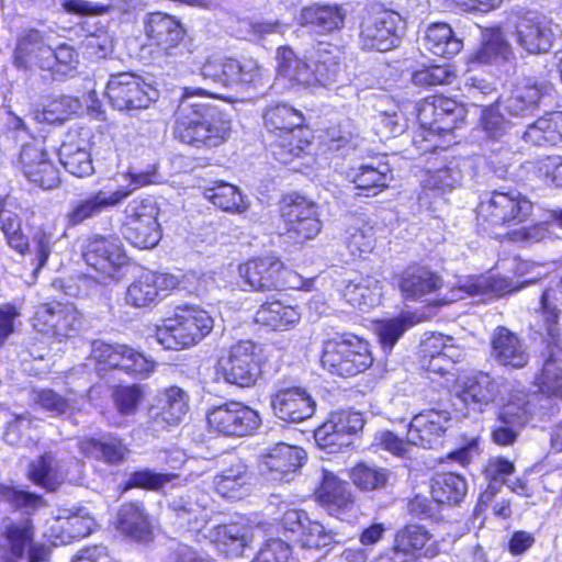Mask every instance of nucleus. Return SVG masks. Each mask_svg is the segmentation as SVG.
I'll use <instances>...</instances> for the list:
<instances>
[{
  "label": "nucleus",
  "mask_w": 562,
  "mask_h": 562,
  "mask_svg": "<svg viewBox=\"0 0 562 562\" xmlns=\"http://www.w3.org/2000/svg\"><path fill=\"white\" fill-rule=\"evenodd\" d=\"M265 355L261 345L251 340H240L218 359V373L231 384L249 387L256 383Z\"/></svg>",
  "instance_id": "8"
},
{
  "label": "nucleus",
  "mask_w": 562,
  "mask_h": 562,
  "mask_svg": "<svg viewBox=\"0 0 562 562\" xmlns=\"http://www.w3.org/2000/svg\"><path fill=\"white\" fill-rule=\"evenodd\" d=\"M322 367L338 376H355L373 363L367 340L351 333L337 334L323 344Z\"/></svg>",
  "instance_id": "6"
},
{
  "label": "nucleus",
  "mask_w": 562,
  "mask_h": 562,
  "mask_svg": "<svg viewBox=\"0 0 562 562\" xmlns=\"http://www.w3.org/2000/svg\"><path fill=\"white\" fill-rule=\"evenodd\" d=\"M552 87L527 80L517 85L510 93L501 101L502 110L513 117L533 115L537 109L550 95Z\"/></svg>",
  "instance_id": "26"
},
{
  "label": "nucleus",
  "mask_w": 562,
  "mask_h": 562,
  "mask_svg": "<svg viewBox=\"0 0 562 562\" xmlns=\"http://www.w3.org/2000/svg\"><path fill=\"white\" fill-rule=\"evenodd\" d=\"M213 485L223 497L239 499L250 492L251 473L243 460L236 459L214 476Z\"/></svg>",
  "instance_id": "33"
},
{
  "label": "nucleus",
  "mask_w": 562,
  "mask_h": 562,
  "mask_svg": "<svg viewBox=\"0 0 562 562\" xmlns=\"http://www.w3.org/2000/svg\"><path fill=\"white\" fill-rule=\"evenodd\" d=\"M532 203L517 190L493 191L479 206V217L491 225H512L525 221Z\"/></svg>",
  "instance_id": "13"
},
{
  "label": "nucleus",
  "mask_w": 562,
  "mask_h": 562,
  "mask_svg": "<svg viewBox=\"0 0 562 562\" xmlns=\"http://www.w3.org/2000/svg\"><path fill=\"white\" fill-rule=\"evenodd\" d=\"M122 234L134 247L147 249L155 247L160 239L157 222L158 209L153 199H135L125 210Z\"/></svg>",
  "instance_id": "10"
},
{
  "label": "nucleus",
  "mask_w": 562,
  "mask_h": 562,
  "mask_svg": "<svg viewBox=\"0 0 562 562\" xmlns=\"http://www.w3.org/2000/svg\"><path fill=\"white\" fill-rule=\"evenodd\" d=\"M301 319L299 307L281 301H267L255 314V322L272 330H289Z\"/></svg>",
  "instance_id": "37"
},
{
  "label": "nucleus",
  "mask_w": 562,
  "mask_h": 562,
  "mask_svg": "<svg viewBox=\"0 0 562 562\" xmlns=\"http://www.w3.org/2000/svg\"><path fill=\"white\" fill-rule=\"evenodd\" d=\"M65 235L54 222L45 223L34 231L31 245L37 259V269L46 265L56 243Z\"/></svg>",
  "instance_id": "56"
},
{
  "label": "nucleus",
  "mask_w": 562,
  "mask_h": 562,
  "mask_svg": "<svg viewBox=\"0 0 562 562\" xmlns=\"http://www.w3.org/2000/svg\"><path fill=\"white\" fill-rule=\"evenodd\" d=\"M188 411V394L178 386L166 389L159 394L157 403L149 408L151 427L159 431L176 426L181 423Z\"/></svg>",
  "instance_id": "25"
},
{
  "label": "nucleus",
  "mask_w": 562,
  "mask_h": 562,
  "mask_svg": "<svg viewBox=\"0 0 562 562\" xmlns=\"http://www.w3.org/2000/svg\"><path fill=\"white\" fill-rule=\"evenodd\" d=\"M450 422L451 414L446 409H425L412 418L406 439L413 446L435 448L441 443Z\"/></svg>",
  "instance_id": "24"
},
{
  "label": "nucleus",
  "mask_w": 562,
  "mask_h": 562,
  "mask_svg": "<svg viewBox=\"0 0 562 562\" xmlns=\"http://www.w3.org/2000/svg\"><path fill=\"white\" fill-rule=\"evenodd\" d=\"M30 477L47 491H55L68 479V473L52 453H45L31 465Z\"/></svg>",
  "instance_id": "49"
},
{
  "label": "nucleus",
  "mask_w": 562,
  "mask_h": 562,
  "mask_svg": "<svg viewBox=\"0 0 562 562\" xmlns=\"http://www.w3.org/2000/svg\"><path fill=\"white\" fill-rule=\"evenodd\" d=\"M318 501L330 516L340 520L353 509L355 499L349 484L339 480L334 473L324 471L318 490Z\"/></svg>",
  "instance_id": "31"
},
{
  "label": "nucleus",
  "mask_w": 562,
  "mask_h": 562,
  "mask_svg": "<svg viewBox=\"0 0 562 562\" xmlns=\"http://www.w3.org/2000/svg\"><path fill=\"white\" fill-rule=\"evenodd\" d=\"M213 504L207 492L198 487L188 490L169 504V508L175 514L173 524L179 529L200 531L214 513Z\"/></svg>",
  "instance_id": "19"
},
{
  "label": "nucleus",
  "mask_w": 562,
  "mask_h": 562,
  "mask_svg": "<svg viewBox=\"0 0 562 562\" xmlns=\"http://www.w3.org/2000/svg\"><path fill=\"white\" fill-rule=\"evenodd\" d=\"M262 119L267 131L278 137L272 145V153L279 161L288 164L293 157H299L308 145L306 139L296 135L302 132L304 116L289 103L268 105Z\"/></svg>",
  "instance_id": "7"
},
{
  "label": "nucleus",
  "mask_w": 562,
  "mask_h": 562,
  "mask_svg": "<svg viewBox=\"0 0 562 562\" xmlns=\"http://www.w3.org/2000/svg\"><path fill=\"white\" fill-rule=\"evenodd\" d=\"M512 27L516 35H554L560 32L552 19L536 10L513 13L507 20L506 32H512Z\"/></svg>",
  "instance_id": "42"
},
{
  "label": "nucleus",
  "mask_w": 562,
  "mask_h": 562,
  "mask_svg": "<svg viewBox=\"0 0 562 562\" xmlns=\"http://www.w3.org/2000/svg\"><path fill=\"white\" fill-rule=\"evenodd\" d=\"M281 269V260L273 256L250 259L239 265L238 274L250 289L271 291L276 289L277 276Z\"/></svg>",
  "instance_id": "32"
},
{
  "label": "nucleus",
  "mask_w": 562,
  "mask_h": 562,
  "mask_svg": "<svg viewBox=\"0 0 562 562\" xmlns=\"http://www.w3.org/2000/svg\"><path fill=\"white\" fill-rule=\"evenodd\" d=\"M273 414L286 423H301L311 418L316 409V402L310 392L297 385L278 384L271 396Z\"/></svg>",
  "instance_id": "23"
},
{
  "label": "nucleus",
  "mask_w": 562,
  "mask_h": 562,
  "mask_svg": "<svg viewBox=\"0 0 562 562\" xmlns=\"http://www.w3.org/2000/svg\"><path fill=\"white\" fill-rule=\"evenodd\" d=\"M116 528L126 537L145 541L150 538L151 525L142 503L123 504L116 516Z\"/></svg>",
  "instance_id": "35"
},
{
  "label": "nucleus",
  "mask_w": 562,
  "mask_h": 562,
  "mask_svg": "<svg viewBox=\"0 0 562 562\" xmlns=\"http://www.w3.org/2000/svg\"><path fill=\"white\" fill-rule=\"evenodd\" d=\"M344 241L355 257L371 252L375 245L373 226L363 221L353 220L345 231Z\"/></svg>",
  "instance_id": "54"
},
{
  "label": "nucleus",
  "mask_w": 562,
  "mask_h": 562,
  "mask_svg": "<svg viewBox=\"0 0 562 562\" xmlns=\"http://www.w3.org/2000/svg\"><path fill=\"white\" fill-rule=\"evenodd\" d=\"M430 535L425 527L407 525L397 531L391 554L381 555L376 562H406L415 558V552L423 549Z\"/></svg>",
  "instance_id": "34"
},
{
  "label": "nucleus",
  "mask_w": 562,
  "mask_h": 562,
  "mask_svg": "<svg viewBox=\"0 0 562 562\" xmlns=\"http://www.w3.org/2000/svg\"><path fill=\"white\" fill-rule=\"evenodd\" d=\"M41 56V68L50 70L55 76H68L78 65V53L67 44L56 48L42 47Z\"/></svg>",
  "instance_id": "50"
},
{
  "label": "nucleus",
  "mask_w": 562,
  "mask_h": 562,
  "mask_svg": "<svg viewBox=\"0 0 562 562\" xmlns=\"http://www.w3.org/2000/svg\"><path fill=\"white\" fill-rule=\"evenodd\" d=\"M82 257L93 271L88 277L103 285L121 281L132 267L123 243L116 235H92L87 240Z\"/></svg>",
  "instance_id": "3"
},
{
  "label": "nucleus",
  "mask_w": 562,
  "mask_h": 562,
  "mask_svg": "<svg viewBox=\"0 0 562 562\" xmlns=\"http://www.w3.org/2000/svg\"><path fill=\"white\" fill-rule=\"evenodd\" d=\"M392 477L391 471L385 468L359 463L351 469L350 479L362 491H374L386 487Z\"/></svg>",
  "instance_id": "58"
},
{
  "label": "nucleus",
  "mask_w": 562,
  "mask_h": 562,
  "mask_svg": "<svg viewBox=\"0 0 562 562\" xmlns=\"http://www.w3.org/2000/svg\"><path fill=\"white\" fill-rule=\"evenodd\" d=\"M342 296L351 306L368 311L380 303V282L371 277H357L345 285Z\"/></svg>",
  "instance_id": "44"
},
{
  "label": "nucleus",
  "mask_w": 562,
  "mask_h": 562,
  "mask_svg": "<svg viewBox=\"0 0 562 562\" xmlns=\"http://www.w3.org/2000/svg\"><path fill=\"white\" fill-rule=\"evenodd\" d=\"M535 396L524 392L515 393L504 404L492 430V439L498 446H510L518 437L520 429L535 414V405L531 402Z\"/></svg>",
  "instance_id": "15"
},
{
  "label": "nucleus",
  "mask_w": 562,
  "mask_h": 562,
  "mask_svg": "<svg viewBox=\"0 0 562 562\" xmlns=\"http://www.w3.org/2000/svg\"><path fill=\"white\" fill-rule=\"evenodd\" d=\"M550 292L541 295L542 319L547 331V347L541 357L543 363L535 383L542 394L562 398V347L560 341V314L549 302Z\"/></svg>",
  "instance_id": "5"
},
{
  "label": "nucleus",
  "mask_w": 562,
  "mask_h": 562,
  "mask_svg": "<svg viewBox=\"0 0 562 562\" xmlns=\"http://www.w3.org/2000/svg\"><path fill=\"white\" fill-rule=\"evenodd\" d=\"M441 285L438 276L424 267H411L400 278V289L406 300H419L436 292Z\"/></svg>",
  "instance_id": "36"
},
{
  "label": "nucleus",
  "mask_w": 562,
  "mask_h": 562,
  "mask_svg": "<svg viewBox=\"0 0 562 562\" xmlns=\"http://www.w3.org/2000/svg\"><path fill=\"white\" fill-rule=\"evenodd\" d=\"M561 117V112H552L539 117L536 122L528 125L522 133V139L535 146L555 145L561 138L558 130Z\"/></svg>",
  "instance_id": "51"
},
{
  "label": "nucleus",
  "mask_w": 562,
  "mask_h": 562,
  "mask_svg": "<svg viewBox=\"0 0 562 562\" xmlns=\"http://www.w3.org/2000/svg\"><path fill=\"white\" fill-rule=\"evenodd\" d=\"M363 426L364 419L359 412H334L329 419L315 430V441L329 453L337 452L342 447L350 446L352 437L362 430Z\"/></svg>",
  "instance_id": "20"
},
{
  "label": "nucleus",
  "mask_w": 562,
  "mask_h": 562,
  "mask_svg": "<svg viewBox=\"0 0 562 562\" xmlns=\"http://www.w3.org/2000/svg\"><path fill=\"white\" fill-rule=\"evenodd\" d=\"M204 79L223 87H252L262 86L266 70L256 59L243 58L240 60L226 56L214 55L201 67Z\"/></svg>",
  "instance_id": "9"
},
{
  "label": "nucleus",
  "mask_w": 562,
  "mask_h": 562,
  "mask_svg": "<svg viewBox=\"0 0 562 562\" xmlns=\"http://www.w3.org/2000/svg\"><path fill=\"white\" fill-rule=\"evenodd\" d=\"M106 95L115 109L123 111L148 108L156 100L157 91L137 75L119 72L111 75Z\"/></svg>",
  "instance_id": "14"
},
{
  "label": "nucleus",
  "mask_w": 562,
  "mask_h": 562,
  "mask_svg": "<svg viewBox=\"0 0 562 562\" xmlns=\"http://www.w3.org/2000/svg\"><path fill=\"white\" fill-rule=\"evenodd\" d=\"M305 460L306 453L302 448L278 442L260 453L259 474L271 484L289 483L294 480Z\"/></svg>",
  "instance_id": "12"
},
{
  "label": "nucleus",
  "mask_w": 562,
  "mask_h": 562,
  "mask_svg": "<svg viewBox=\"0 0 562 562\" xmlns=\"http://www.w3.org/2000/svg\"><path fill=\"white\" fill-rule=\"evenodd\" d=\"M348 177L367 196L376 195L393 178L389 164L381 161L378 165L366 164L353 168Z\"/></svg>",
  "instance_id": "39"
},
{
  "label": "nucleus",
  "mask_w": 562,
  "mask_h": 562,
  "mask_svg": "<svg viewBox=\"0 0 562 562\" xmlns=\"http://www.w3.org/2000/svg\"><path fill=\"white\" fill-rule=\"evenodd\" d=\"M91 356L99 363L140 378L148 376L155 367L153 360L147 359L143 353L126 345H111L100 340L93 341Z\"/></svg>",
  "instance_id": "21"
},
{
  "label": "nucleus",
  "mask_w": 562,
  "mask_h": 562,
  "mask_svg": "<svg viewBox=\"0 0 562 562\" xmlns=\"http://www.w3.org/2000/svg\"><path fill=\"white\" fill-rule=\"evenodd\" d=\"M34 540V526L30 518L8 520L0 535V562H21Z\"/></svg>",
  "instance_id": "28"
},
{
  "label": "nucleus",
  "mask_w": 562,
  "mask_h": 562,
  "mask_svg": "<svg viewBox=\"0 0 562 562\" xmlns=\"http://www.w3.org/2000/svg\"><path fill=\"white\" fill-rule=\"evenodd\" d=\"M213 326L211 315L199 306H178L175 314L157 327L156 338L165 349H186L200 342Z\"/></svg>",
  "instance_id": "4"
},
{
  "label": "nucleus",
  "mask_w": 562,
  "mask_h": 562,
  "mask_svg": "<svg viewBox=\"0 0 562 562\" xmlns=\"http://www.w3.org/2000/svg\"><path fill=\"white\" fill-rule=\"evenodd\" d=\"M506 288L505 280L490 274L471 276L458 281L448 302L462 300L465 296L475 297L488 294H501Z\"/></svg>",
  "instance_id": "47"
},
{
  "label": "nucleus",
  "mask_w": 562,
  "mask_h": 562,
  "mask_svg": "<svg viewBox=\"0 0 562 562\" xmlns=\"http://www.w3.org/2000/svg\"><path fill=\"white\" fill-rule=\"evenodd\" d=\"M204 93L201 88H184L175 112V137L195 148L217 147L231 132V122L218 109L198 99Z\"/></svg>",
  "instance_id": "1"
},
{
  "label": "nucleus",
  "mask_w": 562,
  "mask_h": 562,
  "mask_svg": "<svg viewBox=\"0 0 562 562\" xmlns=\"http://www.w3.org/2000/svg\"><path fill=\"white\" fill-rule=\"evenodd\" d=\"M79 450L85 456L103 461L109 465L122 463L127 453V448L123 441L112 436L102 437L100 439H81L79 441Z\"/></svg>",
  "instance_id": "40"
},
{
  "label": "nucleus",
  "mask_w": 562,
  "mask_h": 562,
  "mask_svg": "<svg viewBox=\"0 0 562 562\" xmlns=\"http://www.w3.org/2000/svg\"><path fill=\"white\" fill-rule=\"evenodd\" d=\"M414 324V317L411 314L378 322L375 331L383 350L390 352L400 337Z\"/></svg>",
  "instance_id": "59"
},
{
  "label": "nucleus",
  "mask_w": 562,
  "mask_h": 562,
  "mask_svg": "<svg viewBox=\"0 0 562 562\" xmlns=\"http://www.w3.org/2000/svg\"><path fill=\"white\" fill-rule=\"evenodd\" d=\"M337 53L330 44L317 42L302 60L290 47H280L277 54L279 72L302 86L329 88L339 82L342 75Z\"/></svg>",
  "instance_id": "2"
},
{
  "label": "nucleus",
  "mask_w": 562,
  "mask_h": 562,
  "mask_svg": "<svg viewBox=\"0 0 562 562\" xmlns=\"http://www.w3.org/2000/svg\"><path fill=\"white\" fill-rule=\"evenodd\" d=\"M177 477L178 475L175 473H157L149 469L135 471L130 475L125 490L140 487L156 491L162 488Z\"/></svg>",
  "instance_id": "63"
},
{
  "label": "nucleus",
  "mask_w": 562,
  "mask_h": 562,
  "mask_svg": "<svg viewBox=\"0 0 562 562\" xmlns=\"http://www.w3.org/2000/svg\"><path fill=\"white\" fill-rule=\"evenodd\" d=\"M345 19V13L337 5H319L304 8L300 14V23L303 25L312 24L321 27L323 31L333 32L338 30Z\"/></svg>",
  "instance_id": "52"
},
{
  "label": "nucleus",
  "mask_w": 562,
  "mask_h": 562,
  "mask_svg": "<svg viewBox=\"0 0 562 562\" xmlns=\"http://www.w3.org/2000/svg\"><path fill=\"white\" fill-rule=\"evenodd\" d=\"M465 110L454 100L432 95L426 98L418 108V122L429 134H447L463 122Z\"/></svg>",
  "instance_id": "18"
},
{
  "label": "nucleus",
  "mask_w": 562,
  "mask_h": 562,
  "mask_svg": "<svg viewBox=\"0 0 562 562\" xmlns=\"http://www.w3.org/2000/svg\"><path fill=\"white\" fill-rule=\"evenodd\" d=\"M34 402L53 417H70L82 411L86 401L83 395L72 392L61 396L54 390L45 389L34 392Z\"/></svg>",
  "instance_id": "43"
},
{
  "label": "nucleus",
  "mask_w": 562,
  "mask_h": 562,
  "mask_svg": "<svg viewBox=\"0 0 562 562\" xmlns=\"http://www.w3.org/2000/svg\"><path fill=\"white\" fill-rule=\"evenodd\" d=\"M7 504L13 509H24L27 514L42 505V497L32 493L16 490L13 486L0 484V504Z\"/></svg>",
  "instance_id": "61"
},
{
  "label": "nucleus",
  "mask_w": 562,
  "mask_h": 562,
  "mask_svg": "<svg viewBox=\"0 0 562 562\" xmlns=\"http://www.w3.org/2000/svg\"><path fill=\"white\" fill-rule=\"evenodd\" d=\"M515 465L512 461L503 457H492L487 460L483 473L485 479L488 480V485L484 492L481 493V503L493 501L494 495L499 494L506 477L513 474Z\"/></svg>",
  "instance_id": "53"
},
{
  "label": "nucleus",
  "mask_w": 562,
  "mask_h": 562,
  "mask_svg": "<svg viewBox=\"0 0 562 562\" xmlns=\"http://www.w3.org/2000/svg\"><path fill=\"white\" fill-rule=\"evenodd\" d=\"M94 527V519L89 515L75 514L58 518L50 527V539L54 546L67 544L72 540L89 536Z\"/></svg>",
  "instance_id": "45"
},
{
  "label": "nucleus",
  "mask_w": 562,
  "mask_h": 562,
  "mask_svg": "<svg viewBox=\"0 0 562 562\" xmlns=\"http://www.w3.org/2000/svg\"><path fill=\"white\" fill-rule=\"evenodd\" d=\"M210 428L226 437H245L252 435L261 424L259 413L236 401H229L209 409Z\"/></svg>",
  "instance_id": "11"
},
{
  "label": "nucleus",
  "mask_w": 562,
  "mask_h": 562,
  "mask_svg": "<svg viewBox=\"0 0 562 562\" xmlns=\"http://www.w3.org/2000/svg\"><path fill=\"white\" fill-rule=\"evenodd\" d=\"M58 156L60 164L69 173L78 178L92 175L93 165L87 140L78 139L63 143Z\"/></svg>",
  "instance_id": "41"
},
{
  "label": "nucleus",
  "mask_w": 562,
  "mask_h": 562,
  "mask_svg": "<svg viewBox=\"0 0 562 562\" xmlns=\"http://www.w3.org/2000/svg\"><path fill=\"white\" fill-rule=\"evenodd\" d=\"M281 216L284 222L282 235L295 244L313 239L321 232L317 206L304 196L286 202L281 209Z\"/></svg>",
  "instance_id": "16"
},
{
  "label": "nucleus",
  "mask_w": 562,
  "mask_h": 562,
  "mask_svg": "<svg viewBox=\"0 0 562 562\" xmlns=\"http://www.w3.org/2000/svg\"><path fill=\"white\" fill-rule=\"evenodd\" d=\"M501 391V379L487 372L476 371L462 379L459 397L465 405L481 411L483 406L493 403Z\"/></svg>",
  "instance_id": "30"
},
{
  "label": "nucleus",
  "mask_w": 562,
  "mask_h": 562,
  "mask_svg": "<svg viewBox=\"0 0 562 562\" xmlns=\"http://www.w3.org/2000/svg\"><path fill=\"white\" fill-rule=\"evenodd\" d=\"M131 191L125 189L99 190L90 195L75 202L67 213V222L69 226H77L85 221L99 216L106 210L119 205L127 196Z\"/></svg>",
  "instance_id": "27"
},
{
  "label": "nucleus",
  "mask_w": 562,
  "mask_h": 562,
  "mask_svg": "<svg viewBox=\"0 0 562 562\" xmlns=\"http://www.w3.org/2000/svg\"><path fill=\"white\" fill-rule=\"evenodd\" d=\"M217 549L227 558H237L244 554L251 541L248 530L238 525H218L214 529V539Z\"/></svg>",
  "instance_id": "48"
},
{
  "label": "nucleus",
  "mask_w": 562,
  "mask_h": 562,
  "mask_svg": "<svg viewBox=\"0 0 562 562\" xmlns=\"http://www.w3.org/2000/svg\"><path fill=\"white\" fill-rule=\"evenodd\" d=\"M491 346V357L501 366L519 369L529 361L526 344L506 327L498 326L494 329Z\"/></svg>",
  "instance_id": "29"
},
{
  "label": "nucleus",
  "mask_w": 562,
  "mask_h": 562,
  "mask_svg": "<svg viewBox=\"0 0 562 562\" xmlns=\"http://www.w3.org/2000/svg\"><path fill=\"white\" fill-rule=\"evenodd\" d=\"M33 325L36 330L61 339L76 334L82 325V319L72 304L52 302L37 307Z\"/></svg>",
  "instance_id": "22"
},
{
  "label": "nucleus",
  "mask_w": 562,
  "mask_h": 562,
  "mask_svg": "<svg viewBox=\"0 0 562 562\" xmlns=\"http://www.w3.org/2000/svg\"><path fill=\"white\" fill-rule=\"evenodd\" d=\"M16 168L29 182L44 190L55 189L60 183L59 169L38 140L22 146Z\"/></svg>",
  "instance_id": "17"
},
{
  "label": "nucleus",
  "mask_w": 562,
  "mask_h": 562,
  "mask_svg": "<svg viewBox=\"0 0 562 562\" xmlns=\"http://www.w3.org/2000/svg\"><path fill=\"white\" fill-rule=\"evenodd\" d=\"M469 166L464 158L452 157L435 170H428L423 179L425 189L447 192L459 187Z\"/></svg>",
  "instance_id": "38"
},
{
  "label": "nucleus",
  "mask_w": 562,
  "mask_h": 562,
  "mask_svg": "<svg viewBox=\"0 0 562 562\" xmlns=\"http://www.w3.org/2000/svg\"><path fill=\"white\" fill-rule=\"evenodd\" d=\"M431 496L442 505H459L468 493V482L464 476L448 472L440 473L431 480Z\"/></svg>",
  "instance_id": "46"
},
{
  "label": "nucleus",
  "mask_w": 562,
  "mask_h": 562,
  "mask_svg": "<svg viewBox=\"0 0 562 562\" xmlns=\"http://www.w3.org/2000/svg\"><path fill=\"white\" fill-rule=\"evenodd\" d=\"M81 103L77 98L70 95H60L50 101L44 112V120L50 123H63L72 114L80 111Z\"/></svg>",
  "instance_id": "64"
},
{
  "label": "nucleus",
  "mask_w": 562,
  "mask_h": 562,
  "mask_svg": "<svg viewBox=\"0 0 562 562\" xmlns=\"http://www.w3.org/2000/svg\"><path fill=\"white\" fill-rule=\"evenodd\" d=\"M156 272L146 271L135 280L126 291V303L135 307H145L154 303L159 296L156 285Z\"/></svg>",
  "instance_id": "57"
},
{
  "label": "nucleus",
  "mask_w": 562,
  "mask_h": 562,
  "mask_svg": "<svg viewBox=\"0 0 562 562\" xmlns=\"http://www.w3.org/2000/svg\"><path fill=\"white\" fill-rule=\"evenodd\" d=\"M480 123L485 137L491 140H503L512 128V124L494 108L482 111Z\"/></svg>",
  "instance_id": "62"
},
{
  "label": "nucleus",
  "mask_w": 562,
  "mask_h": 562,
  "mask_svg": "<svg viewBox=\"0 0 562 562\" xmlns=\"http://www.w3.org/2000/svg\"><path fill=\"white\" fill-rule=\"evenodd\" d=\"M205 196L225 212L243 213L248 209V202L238 188L227 182H220L207 189Z\"/></svg>",
  "instance_id": "55"
},
{
  "label": "nucleus",
  "mask_w": 562,
  "mask_h": 562,
  "mask_svg": "<svg viewBox=\"0 0 562 562\" xmlns=\"http://www.w3.org/2000/svg\"><path fill=\"white\" fill-rule=\"evenodd\" d=\"M0 228L8 245L19 254H24L30 248L29 239L22 232L21 220L16 213L1 209Z\"/></svg>",
  "instance_id": "60"
}]
</instances>
